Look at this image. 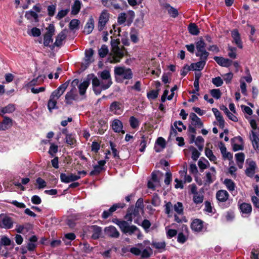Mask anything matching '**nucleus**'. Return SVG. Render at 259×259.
Segmentation results:
<instances>
[{
	"label": "nucleus",
	"mask_w": 259,
	"mask_h": 259,
	"mask_svg": "<svg viewBox=\"0 0 259 259\" xmlns=\"http://www.w3.org/2000/svg\"><path fill=\"white\" fill-rule=\"evenodd\" d=\"M111 45L112 46V51L108 58V61L111 63H116L120 62V60L123 57L125 53V49L123 46L119 47V39L113 38V36H111Z\"/></svg>",
	"instance_id": "1"
},
{
	"label": "nucleus",
	"mask_w": 259,
	"mask_h": 259,
	"mask_svg": "<svg viewBox=\"0 0 259 259\" xmlns=\"http://www.w3.org/2000/svg\"><path fill=\"white\" fill-rule=\"evenodd\" d=\"M67 86L68 84L66 82L64 83L52 93L48 102V108L50 112H52L53 109L57 108V100L64 93Z\"/></svg>",
	"instance_id": "2"
},
{
	"label": "nucleus",
	"mask_w": 259,
	"mask_h": 259,
	"mask_svg": "<svg viewBox=\"0 0 259 259\" xmlns=\"http://www.w3.org/2000/svg\"><path fill=\"white\" fill-rule=\"evenodd\" d=\"M92 78L93 89L96 95L100 94L102 90L108 89L112 83V80L106 81L102 79L100 80L94 75Z\"/></svg>",
	"instance_id": "3"
},
{
	"label": "nucleus",
	"mask_w": 259,
	"mask_h": 259,
	"mask_svg": "<svg viewBox=\"0 0 259 259\" xmlns=\"http://www.w3.org/2000/svg\"><path fill=\"white\" fill-rule=\"evenodd\" d=\"M118 227L124 233L131 235L137 232L138 238H140L142 236L138 228L135 226H130L129 223L126 221H122L121 223L118 224Z\"/></svg>",
	"instance_id": "4"
},
{
	"label": "nucleus",
	"mask_w": 259,
	"mask_h": 259,
	"mask_svg": "<svg viewBox=\"0 0 259 259\" xmlns=\"http://www.w3.org/2000/svg\"><path fill=\"white\" fill-rule=\"evenodd\" d=\"M114 73L116 75L126 79L132 78L133 75L132 70L124 67H115Z\"/></svg>",
	"instance_id": "5"
},
{
	"label": "nucleus",
	"mask_w": 259,
	"mask_h": 259,
	"mask_svg": "<svg viewBox=\"0 0 259 259\" xmlns=\"http://www.w3.org/2000/svg\"><path fill=\"white\" fill-rule=\"evenodd\" d=\"M197 52L196 55L199 57H202L205 59H207L209 53L205 50L206 45L202 40H200L196 42Z\"/></svg>",
	"instance_id": "6"
},
{
	"label": "nucleus",
	"mask_w": 259,
	"mask_h": 259,
	"mask_svg": "<svg viewBox=\"0 0 259 259\" xmlns=\"http://www.w3.org/2000/svg\"><path fill=\"white\" fill-rule=\"evenodd\" d=\"M110 14L106 10H103L101 13L98 24V28L99 31L103 30L108 21H109Z\"/></svg>",
	"instance_id": "7"
},
{
	"label": "nucleus",
	"mask_w": 259,
	"mask_h": 259,
	"mask_svg": "<svg viewBox=\"0 0 259 259\" xmlns=\"http://www.w3.org/2000/svg\"><path fill=\"white\" fill-rule=\"evenodd\" d=\"M13 221L12 218L4 214H0V227L9 229L13 226Z\"/></svg>",
	"instance_id": "8"
},
{
	"label": "nucleus",
	"mask_w": 259,
	"mask_h": 259,
	"mask_svg": "<svg viewBox=\"0 0 259 259\" xmlns=\"http://www.w3.org/2000/svg\"><path fill=\"white\" fill-rule=\"evenodd\" d=\"M47 31L44 36V44L45 46H49L53 42L52 36L55 32V27L50 24L47 28Z\"/></svg>",
	"instance_id": "9"
},
{
	"label": "nucleus",
	"mask_w": 259,
	"mask_h": 259,
	"mask_svg": "<svg viewBox=\"0 0 259 259\" xmlns=\"http://www.w3.org/2000/svg\"><path fill=\"white\" fill-rule=\"evenodd\" d=\"M86 229L89 232L92 233V238L96 240L103 236L102 228L97 225L88 226Z\"/></svg>",
	"instance_id": "10"
},
{
	"label": "nucleus",
	"mask_w": 259,
	"mask_h": 259,
	"mask_svg": "<svg viewBox=\"0 0 259 259\" xmlns=\"http://www.w3.org/2000/svg\"><path fill=\"white\" fill-rule=\"evenodd\" d=\"M125 206L124 203H118L113 204L108 210H105L102 213V217L103 219H107L111 216L112 213L118 208H123Z\"/></svg>",
	"instance_id": "11"
},
{
	"label": "nucleus",
	"mask_w": 259,
	"mask_h": 259,
	"mask_svg": "<svg viewBox=\"0 0 259 259\" xmlns=\"http://www.w3.org/2000/svg\"><path fill=\"white\" fill-rule=\"evenodd\" d=\"M215 179L216 171L214 167H211L208 171L206 172L204 185H209L212 183Z\"/></svg>",
	"instance_id": "12"
},
{
	"label": "nucleus",
	"mask_w": 259,
	"mask_h": 259,
	"mask_svg": "<svg viewBox=\"0 0 259 259\" xmlns=\"http://www.w3.org/2000/svg\"><path fill=\"white\" fill-rule=\"evenodd\" d=\"M94 76V74H89L85 80L81 83H80L78 86L79 94L80 95H83L86 92V90L89 87L91 79Z\"/></svg>",
	"instance_id": "13"
},
{
	"label": "nucleus",
	"mask_w": 259,
	"mask_h": 259,
	"mask_svg": "<svg viewBox=\"0 0 259 259\" xmlns=\"http://www.w3.org/2000/svg\"><path fill=\"white\" fill-rule=\"evenodd\" d=\"M131 252L135 255H141V257L144 258L149 257L152 253V249L150 248H147L141 251L137 248L133 247L131 248Z\"/></svg>",
	"instance_id": "14"
},
{
	"label": "nucleus",
	"mask_w": 259,
	"mask_h": 259,
	"mask_svg": "<svg viewBox=\"0 0 259 259\" xmlns=\"http://www.w3.org/2000/svg\"><path fill=\"white\" fill-rule=\"evenodd\" d=\"M200 60L195 63H192L190 67L185 68L186 70H201L203 69L207 59H205L202 57H200Z\"/></svg>",
	"instance_id": "15"
},
{
	"label": "nucleus",
	"mask_w": 259,
	"mask_h": 259,
	"mask_svg": "<svg viewBox=\"0 0 259 259\" xmlns=\"http://www.w3.org/2000/svg\"><path fill=\"white\" fill-rule=\"evenodd\" d=\"M131 16L130 18H128V14L125 13H122L119 14L117 22L119 24H123L126 22H127V25H130L134 17V12H131Z\"/></svg>",
	"instance_id": "16"
},
{
	"label": "nucleus",
	"mask_w": 259,
	"mask_h": 259,
	"mask_svg": "<svg viewBox=\"0 0 259 259\" xmlns=\"http://www.w3.org/2000/svg\"><path fill=\"white\" fill-rule=\"evenodd\" d=\"M80 178V176H78L73 174H70L68 175H67L64 173H61L60 174L61 181L65 183H69L71 182H74L79 180Z\"/></svg>",
	"instance_id": "17"
},
{
	"label": "nucleus",
	"mask_w": 259,
	"mask_h": 259,
	"mask_svg": "<svg viewBox=\"0 0 259 259\" xmlns=\"http://www.w3.org/2000/svg\"><path fill=\"white\" fill-rule=\"evenodd\" d=\"M104 231L105 235L110 237L117 238L119 236V232L117 229L113 226L105 227Z\"/></svg>",
	"instance_id": "18"
},
{
	"label": "nucleus",
	"mask_w": 259,
	"mask_h": 259,
	"mask_svg": "<svg viewBox=\"0 0 259 259\" xmlns=\"http://www.w3.org/2000/svg\"><path fill=\"white\" fill-rule=\"evenodd\" d=\"M191 228L194 232H201L204 229L203 222L198 219H195L191 223Z\"/></svg>",
	"instance_id": "19"
},
{
	"label": "nucleus",
	"mask_w": 259,
	"mask_h": 259,
	"mask_svg": "<svg viewBox=\"0 0 259 259\" xmlns=\"http://www.w3.org/2000/svg\"><path fill=\"white\" fill-rule=\"evenodd\" d=\"M231 36L233 38V42L237 45L239 49H242L243 48L242 42L238 31L237 29L232 30L231 31Z\"/></svg>",
	"instance_id": "20"
},
{
	"label": "nucleus",
	"mask_w": 259,
	"mask_h": 259,
	"mask_svg": "<svg viewBox=\"0 0 259 259\" xmlns=\"http://www.w3.org/2000/svg\"><path fill=\"white\" fill-rule=\"evenodd\" d=\"M106 161L104 160H101L98 161V164L94 166V169L90 173V176L97 175L100 174L104 169V166L106 164Z\"/></svg>",
	"instance_id": "21"
},
{
	"label": "nucleus",
	"mask_w": 259,
	"mask_h": 259,
	"mask_svg": "<svg viewBox=\"0 0 259 259\" xmlns=\"http://www.w3.org/2000/svg\"><path fill=\"white\" fill-rule=\"evenodd\" d=\"M249 138L253 148L259 153V138L256 136V133L253 131H251L250 133Z\"/></svg>",
	"instance_id": "22"
},
{
	"label": "nucleus",
	"mask_w": 259,
	"mask_h": 259,
	"mask_svg": "<svg viewBox=\"0 0 259 259\" xmlns=\"http://www.w3.org/2000/svg\"><path fill=\"white\" fill-rule=\"evenodd\" d=\"M214 60L219 65L223 67H228L232 64V61L231 60L221 57H214Z\"/></svg>",
	"instance_id": "23"
},
{
	"label": "nucleus",
	"mask_w": 259,
	"mask_h": 259,
	"mask_svg": "<svg viewBox=\"0 0 259 259\" xmlns=\"http://www.w3.org/2000/svg\"><path fill=\"white\" fill-rule=\"evenodd\" d=\"M229 193L224 190H219L216 193V198L220 202H226L229 198Z\"/></svg>",
	"instance_id": "24"
},
{
	"label": "nucleus",
	"mask_w": 259,
	"mask_h": 259,
	"mask_svg": "<svg viewBox=\"0 0 259 259\" xmlns=\"http://www.w3.org/2000/svg\"><path fill=\"white\" fill-rule=\"evenodd\" d=\"M110 111L116 115H120L122 112L121 105L118 102H113L110 106Z\"/></svg>",
	"instance_id": "25"
},
{
	"label": "nucleus",
	"mask_w": 259,
	"mask_h": 259,
	"mask_svg": "<svg viewBox=\"0 0 259 259\" xmlns=\"http://www.w3.org/2000/svg\"><path fill=\"white\" fill-rule=\"evenodd\" d=\"M182 228L183 232L178 234V241L181 243H184L187 240L189 230L186 226H183Z\"/></svg>",
	"instance_id": "26"
},
{
	"label": "nucleus",
	"mask_w": 259,
	"mask_h": 259,
	"mask_svg": "<svg viewBox=\"0 0 259 259\" xmlns=\"http://www.w3.org/2000/svg\"><path fill=\"white\" fill-rule=\"evenodd\" d=\"M113 130L116 133L121 132L122 134L124 133V131L122 130L123 124L122 122L119 119H114L111 124Z\"/></svg>",
	"instance_id": "27"
},
{
	"label": "nucleus",
	"mask_w": 259,
	"mask_h": 259,
	"mask_svg": "<svg viewBox=\"0 0 259 259\" xmlns=\"http://www.w3.org/2000/svg\"><path fill=\"white\" fill-rule=\"evenodd\" d=\"M77 95L75 88H73L67 92L65 95V102L67 104H71L73 100H76Z\"/></svg>",
	"instance_id": "28"
},
{
	"label": "nucleus",
	"mask_w": 259,
	"mask_h": 259,
	"mask_svg": "<svg viewBox=\"0 0 259 259\" xmlns=\"http://www.w3.org/2000/svg\"><path fill=\"white\" fill-rule=\"evenodd\" d=\"M94 19L92 16H90L88 22H87L83 32L87 34H90L94 28Z\"/></svg>",
	"instance_id": "29"
},
{
	"label": "nucleus",
	"mask_w": 259,
	"mask_h": 259,
	"mask_svg": "<svg viewBox=\"0 0 259 259\" xmlns=\"http://www.w3.org/2000/svg\"><path fill=\"white\" fill-rule=\"evenodd\" d=\"M239 209L244 217L249 214L252 211L251 205L247 203H242L239 204Z\"/></svg>",
	"instance_id": "30"
},
{
	"label": "nucleus",
	"mask_w": 259,
	"mask_h": 259,
	"mask_svg": "<svg viewBox=\"0 0 259 259\" xmlns=\"http://www.w3.org/2000/svg\"><path fill=\"white\" fill-rule=\"evenodd\" d=\"M67 33V31L66 30H63L57 35L54 44L56 46L60 47L62 45L63 41L66 37Z\"/></svg>",
	"instance_id": "31"
},
{
	"label": "nucleus",
	"mask_w": 259,
	"mask_h": 259,
	"mask_svg": "<svg viewBox=\"0 0 259 259\" xmlns=\"http://www.w3.org/2000/svg\"><path fill=\"white\" fill-rule=\"evenodd\" d=\"M195 136L192 135L190 140V143L195 142V145L198 147V149L201 151L203 148L204 140L201 136H198L195 141Z\"/></svg>",
	"instance_id": "32"
},
{
	"label": "nucleus",
	"mask_w": 259,
	"mask_h": 259,
	"mask_svg": "<svg viewBox=\"0 0 259 259\" xmlns=\"http://www.w3.org/2000/svg\"><path fill=\"white\" fill-rule=\"evenodd\" d=\"M178 88L177 85H175L172 87L170 90L171 94L167 96L169 91L168 90H165L161 98V101L162 102H164L167 99L168 100H171L174 97L175 93L174 92L177 90Z\"/></svg>",
	"instance_id": "33"
},
{
	"label": "nucleus",
	"mask_w": 259,
	"mask_h": 259,
	"mask_svg": "<svg viewBox=\"0 0 259 259\" xmlns=\"http://www.w3.org/2000/svg\"><path fill=\"white\" fill-rule=\"evenodd\" d=\"M13 124V121L10 118L4 116V119L0 124V130H6L10 128Z\"/></svg>",
	"instance_id": "34"
},
{
	"label": "nucleus",
	"mask_w": 259,
	"mask_h": 259,
	"mask_svg": "<svg viewBox=\"0 0 259 259\" xmlns=\"http://www.w3.org/2000/svg\"><path fill=\"white\" fill-rule=\"evenodd\" d=\"M16 109L14 104H9L7 106L0 108V115L4 116L5 114H10L13 112Z\"/></svg>",
	"instance_id": "35"
},
{
	"label": "nucleus",
	"mask_w": 259,
	"mask_h": 259,
	"mask_svg": "<svg viewBox=\"0 0 259 259\" xmlns=\"http://www.w3.org/2000/svg\"><path fill=\"white\" fill-rule=\"evenodd\" d=\"M234 151H239L243 149V141L240 137H236L234 139L232 144Z\"/></svg>",
	"instance_id": "36"
},
{
	"label": "nucleus",
	"mask_w": 259,
	"mask_h": 259,
	"mask_svg": "<svg viewBox=\"0 0 259 259\" xmlns=\"http://www.w3.org/2000/svg\"><path fill=\"white\" fill-rule=\"evenodd\" d=\"M256 164L253 161H250L248 163V166L247 167L245 173L248 177H252L254 173L256 168Z\"/></svg>",
	"instance_id": "37"
},
{
	"label": "nucleus",
	"mask_w": 259,
	"mask_h": 259,
	"mask_svg": "<svg viewBox=\"0 0 259 259\" xmlns=\"http://www.w3.org/2000/svg\"><path fill=\"white\" fill-rule=\"evenodd\" d=\"M31 229V226L29 224L24 225H18L16 226V231L17 232L21 234H25L28 232Z\"/></svg>",
	"instance_id": "38"
},
{
	"label": "nucleus",
	"mask_w": 259,
	"mask_h": 259,
	"mask_svg": "<svg viewBox=\"0 0 259 259\" xmlns=\"http://www.w3.org/2000/svg\"><path fill=\"white\" fill-rule=\"evenodd\" d=\"M190 118L192 120V124L195 125L198 127H201L203 126V123L200 118H199L195 113H191L190 114Z\"/></svg>",
	"instance_id": "39"
},
{
	"label": "nucleus",
	"mask_w": 259,
	"mask_h": 259,
	"mask_svg": "<svg viewBox=\"0 0 259 259\" xmlns=\"http://www.w3.org/2000/svg\"><path fill=\"white\" fill-rule=\"evenodd\" d=\"M203 199L204 195L203 189H201V191H200L199 192L193 195V200L194 202L196 204L202 203L203 201Z\"/></svg>",
	"instance_id": "40"
},
{
	"label": "nucleus",
	"mask_w": 259,
	"mask_h": 259,
	"mask_svg": "<svg viewBox=\"0 0 259 259\" xmlns=\"http://www.w3.org/2000/svg\"><path fill=\"white\" fill-rule=\"evenodd\" d=\"M65 143L68 145L73 147L75 146L76 140L75 139V135L73 134L67 135L65 138Z\"/></svg>",
	"instance_id": "41"
},
{
	"label": "nucleus",
	"mask_w": 259,
	"mask_h": 259,
	"mask_svg": "<svg viewBox=\"0 0 259 259\" xmlns=\"http://www.w3.org/2000/svg\"><path fill=\"white\" fill-rule=\"evenodd\" d=\"M219 147L224 158L230 159L232 157L231 153L227 151V149L223 143L221 142L219 145Z\"/></svg>",
	"instance_id": "42"
},
{
	"label": "nucleus",
	"mask_w": 259,
	"mask_h": 259,
	"mask_svg": "<svg viewBox=\"0 0 259 259\" xmlns=\"http://www.w3.org/2000/svg\"><path fill=\"white\" fill-rule=\"evenodd\" d=\"M81 5L82 4L80 1L76 0L72 6L71 14L74 15L77 14L80 10Z\"/></svg>",
	"instance_id": "43"
},
{
	"label": "nucleus",
	"mask_w": 259,
	"mask_h": 259,
	"mask_svg": "<svg viewBox=\"0 0 259 259\" xmlns=\"http://www.w3.org/2000/svg\"><path fill=\"white\" fill-rule=\"evenodd\" d=\"M235 158L238 167L240 168H242L245 158L244 154L243 153H237L235 154Z\"/></svg>",
	"instance_id": "44"
},
{
	"label": "nucleus",
	"mask_w": 259,
	"mask_h": 259,
	"mask_svg": "<svg viewBox=\"0 0 259 259\" xmlns=\"http://www.w3.org/2000/svg\"><path fill=\"white\" fill-rule=\"evenodd\" d=\"M189 32L192 35H197L199 33V30L197 26L195 24L191 23L188 26Z\"/></svg>",
	"instance_id": "45"
},
{
	"label": "nucleus",
	"mask_w": 259,
	"mask_h": 259,
	"mask_svg": "<svg viewBox=\"0 0 259 259\" xmlns=\"http://www.w3.org/2000/svg\"><path fill=\"white\" fill-rule=\"evenodd\" d=\"M129 122L130 126L133 129L138 128L140 126V121L134 116L130 117Z\"/></svg>",
	"instance_id": "46"
},
{
	"label": "nucleus",
	"mask_w": 259,
	"mask_h": 259,
	"mask_svg": "<svg viewBox=\"0 0 259 259\" xmlns=\"http://www.w3.org/2000/svg\"><path fill=\"white\" fill-rule=\"evenodd\" d=\"M224 183L229 191L231 192L235 190V184L232 180L226 179Z\"/></svg>",
	"instance_id": "47"
},
{
	"label": "nucleus",
	"mask_w": 259,
	"mask_h": 259,
	"mask_svg": "<svg viewBox=\"0 0 259 259\" xmlns=\"http://www.w3.org/2000/svg\"><path fill=\"white\" fill-rule=\"evenodd\" d=\"M165 204L164 205V211L166 214L168 216L171 215L174 209V206L170 202L165 201Z\"/></svg>",
	"instance_id": "48"
},
{
	"label": "nucleus",
	"mask_w": 259,
	"mask_h": 259,
	"mask_svg": "<svg viewBox=\"0 0 259 259\" xmlns=\"http://www.w3.org/2000/svg\"><path fill=\"white\" fill-rule=\"evenodd\" d=\"M198 165L200 169L202 170L206 169L209 165V163L206 159H200L198 161Z\"/></svg>",
	"instance_id": "49"
},
{
	"label": "nucleus",
	"mask_w": 259,
	"mask_h": 259,
	"mask_svg": "<svg viewBox=\"0 0 259 259\" xmlns=\"http://www.w3.org/2000/svg\"><path fill=\"white\" fill-rule=\"evenodd\" d=\"M84 60L86 64H90L92 61V56L93 55V51L92 49L87 50L85 53Z\"/></svg>",
	"instance_id": "50"
},
{
	"label": "nucleus",
	"mask_w": 259,
	"mask_h": 259,
	"mask_svg": "<svg viewBox=\"0 0 259 259\" xmlns=\"http://www.w3.org/2000/svg\"><path fill=\"white\" fill-rule=\"evenodd\" d=\"M35 247V244H25V246H22L21 252L23 254L26 253L27 250L32 251Z\"/></svg>",
	"instance_id": "51"
},
{
	"label": "nucleus",
	"mask_w": 259,
	"mask_h": 259,
	"mask_svg": "<svg viewBox=\"0 0 259 259\" xmlns=\"http://www.w3.org/2000/svg\"><path fill=\"white\" fill-rule=\"evenodd\" d=\"M167 9L168 14L171 17L176 18L178 16V11L176 9L170 6L169 5H167Z\"/></svg>",
	"instance_id": "52"
},
{
	"label": "nucleus",
	"mask_w": 259,
	"mask_h": 259,
	"mask_svg": "<svg viewBox=\"0 0 259 259\" xmlns=\"http://www.w3.org/2000/svg\"><path fill=\"white\" fill-rule=\"evenodd\" d=\"M206 156L211 161L215 162L217 160L216 157L213 155L212 151L208 148H206L205 150Z\"/></svg>",
	"instance_id": "53"
},
{
	"label": "nucleus",
	"mask_w": 259,
	"mask_h": 259,
	"mask_svg": "<svg viewBox=\"0 0 259 259\" xmlns=\"http://www.w3.org/2000/svg\"><path fill=\"white\" fill-rule=\"evenodd\" d=\"M175 211L179 214H182L183 212V205L181 202H178L174 206Z\"/></svg>",
	"instance_id": "54"
},
{
	"label": "nucleus",
	"mask_w": 259,
	"mask_h": 259,
	"mask_svg": "<svg viewBox=\"0 0 259 259\" xmlns=\"http://www.w3.org/2000/svg\"><path fill=\"white\" fill-rule=\"evenodd\" d=\"M100 77L102 79L106 80V81L111 80L110 72L107 70H103L101 72Z\"/></svg>",
	"instance_id": "55"
},
{
	"label": "nucleus",
	"mask_w": 259,
	"mask_h": 259,
	"mask_svg": "<svg viewBox=\"0 0 259 259\" xmlns=\"http://www.w3.org/2000/svg\"><path fill=\"white\" fill-rule=\"evenodd\" d=\"M25 17L27 19H34V20H36L38 17V15L37 13L33 11H29L26 12L25 15Z\"/></svg>",
	"instance_id": "56"
},
{
	"label": "nucleus",
	"mask_w": 259,
	"mask_h": 259,
	"mask_svg": "<svg viewBox=\"0 0 259 259\" xmlns=\"http://www.w3.org/2000/svg\"><path fill=\"white\" fill-rule=\"evenodd\" d=\"M210 93L211 95L214 98L216 99H219L221 97V92L219 89H212L210 91Z\"/></svg>",
	"instance_id": "57"
},
{
	"label": "nucleus",
	"mask_w": 259,
	"mask_h": 259,
	"mask_svg": "<svg viewBox=\"0 0 259 259\" xmlns=\"http://www.w3.org/2000/svg\"><path fill=\"white\" fill-rule=\"evenodd\" d=\"M108 53V47L106 45H102L99 50V55L100 57L104 58Z\"/></svg>",
	"instance_id": "58"
},
{
	"label": "nucleus",
	"mask_w": 259,
	"mask_h": 259,
	"mask_svg": "<svg viewBox=\"0 0 259 259\" xmlns=\"http://www.w3.org/2000/svg\"><path fill=\"white\" fill-rule=\"evenodd\" d=\"M189 149L191 151H192V158L194 161L197 160L200 156V153L196 148L193 147L191 146Z\"/></svg>",
	"instance_id": "59"
},
{
	"label": "nucleus",
	"mask_w": 259,
	"mask_h": 259,
	"mask_svg": "<svg viewBox=\"0 0 259 259\" xmlns=\"http://www.w3.org/2000/svg\"><path fill=\"white\" fill-rule=\"evenodd\" d=\"M69 11V9L61 10L58 12L57 15H56V18L58 20H61L68 14Z\"/></svg>",
	"instance_id": "60"
},
{
	"label": "nucleus",
	"mask_w": 259,
	"mask_h": 259,
	"mask_svg": "<svg viewBox=\"0 0 259 259\" xmlns=\"http://www.w3.org/2000/svg\"><path fill=\"white\" fill-rule=\"evenodd\" d=\"M120 32H121V29H120V27H118L116 25H113L112 29L110 30V33L111 34L113 33V35L114 36L116 35V36H121Z\"/></svg>",
	"instance_id": "61"
},
{
	"label": "nucleus",
	"mask_w": 259,
	"mask_h": 259,
	"mask_svg": "<svg viewBox=\"0 0 259 259\" xmlns=\"http://www.w3.org/2000/svg\"><path fill=\"white\" fill-rule=\"evenodd\" d=\"M125 4V2L124 0H122V1L116 0L112 3V6L116 10L121 9V6L124 5Z\"/></svg>",
	"instance_id": "62"
},
{
	"label": "nucleus",
	"mask_w": 259,
	"mask_h": 259,
	"mask_svg": "<svg viewBox=\"0 0 259 259\" xmlns=\"http://www.w3.org/2000/svg\"><path fill=\"white\" fill-rule=\"evenodd\" d=\"M158 95V91L152 90L147 93V98L149 100H154L156 99Z\"/></svg>",
	"instance_id": "63"
},
{
	"label": "nucleus",
	"mask_w": 259,
	"mask_h": 259,
	"mask_svg": "<svg viewBox=\"0 0 259 259\" xmlns=\"http://www.w3.org/2000/svg\"><path fill=\"white\" fill-rule=\"evenodd\" d=\"M228 56L232 59H235L236 58V49L234 47H229L228 48Z\"/></svg>",
	"instance_id": "64"
}]
</instances>
